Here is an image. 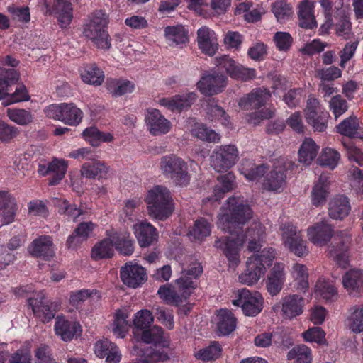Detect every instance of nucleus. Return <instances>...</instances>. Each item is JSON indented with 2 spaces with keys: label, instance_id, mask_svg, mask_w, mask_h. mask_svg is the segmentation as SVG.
I'll return each instance as SVG.
<instances>
[{
  "label": "nucleus",
  "instance_id": "nucleus-1",
  "mask_svg": "<svg viewBox=\"0 0 363 363\" xmlns=\"http://www.w3.org/2000/svg\"><path fill=\"white\" fill-rule=\"evenodd\" d=\"M242 230L215 241V247L223 252L230 267H237L240 264V252L245 242H248L247 247L251 252L259 251L261 247L260 241L264 235V227L260 222H252L245 233Z\"/></svg>",
  "mask_w": 363,
  "mask_h": 363
},
{
  "label": "nucleus",
  "instance_id": "nucleus-2",
  "mask_svg": "<svg viewBox=\"0 0 363 363\" xmlns=\"http://www.w3.org/2000/svg\"><path fill=\"white\" fill-rule=\"evenodd\" d=\"M203 272L201 264L192 262L189 268L182 272L181 277L175 281V289L170 286H161L157 291L160 298L167 303L174 306L186 301L197 286L196 279Z\"/></svg>",
  "mask_w": 363,
  "mask_h": 363
},
{
  "label": "nucleus",
  "instance_id": "nucleus-3",
  "mask_svg": "<svg viewBox=\"0 0 363 363\" xmlns=\"http://www.w3.org/2000/svg\"><path fill=\"white\" fill-rule=\"evenodd\" d=\"M218 215L219 225L223 230L233 235L243 229L253 216V211L242 198L231 196L221 208Z\"/></svg>",
  "mask_w": 363,
  "mask_h": 363
},
{
  "label": "nucleus",
  "instance_id": "nucleus-4",
  "mask_svg": "<svg viewBox=\"0 0 363 363\" xmlns=\"http://www.w3.org/2000/svg\"><path fill=\"white\" fill-rule=\"evenodd\" d=\"M145 202L149 214L160 220L170 217L174 209V200L169 189L162 185H155L145 196Z\"/></svg>",
  "mask_w": 363,
  "mask_h": 363
},
{
  "label": "nucleus",
  "instance_id": "nucleus-5",
  "mask_svg": "<svg viewBox=\"0 0 363 363\" xmlns=\"http://www.w3.org/2000/svg\"><path fill=\"white\" fill-rule=\"evenodd\" d=\"M275 258V250L272 247L264 248L258 253L250 257L246 262V269L239 276L241 283L252 286L264 274L267 267H269Z\"/></svg>",
  "mask_w": 363,
  "mask_h": 363
},
{
  "label": "nucleus",
  "instance_id": "nucleus-6",
  "mask_svg": "<svg viewBox=\"0 0 363 363\" xmlns=\"http://www.w3.org/2000/svg\"><path fill=\"white\" fill-rule=\"evenodd\" d=\"M108 15L102 10L93 12L89 21L84 25L83 34L99 49L108 50L111 47V39L107 31Z\"/></svg>",
  "mask_w": 363,
  "mask_h": 363
},
{
  "label": "nucleus",
  "instance_id": "nucleus-7",
  "mask_svg": "<svg viewBox=\"0 0 363 363\" xmlns=\"http://www.w3.org/2000/svg\"><path fill=\"white\" fill-rule=\"evenodd\" d=\"M19 79V73L14 69H6L0 66V100L5 99L3 104L8 106L12 104L26 101L30 99L26 87L17 86L13 94H9L10 87Z\"/></svg>",
  "mask_w": 363,
  "mask_h": 363
},
{
  "label": "nucleus",
  "instance_id": "nucleus-8",
  "mask_svg": "<svg viewBox=\"0 0 363 363\" xmlns=\"http://www.w3.org/2000/svg\"><path fill=\"white\" fill-rule=\"evenodd\" d=\"M160 165L162 174L176 186H186L189 184L188 164L182 157L175 154L162 156Z\"/></svg>",
  "mask_w": 363,
  "mask_h": 363
},
{
  "label": "nucleus",
  "instance_id": "nucleus-9",
  "mask_svg": "<svg viewBox=\"0 0 363 363\" xmlns=\"http://www.w3.org/2000/svg\"><path fill=\"white\" fill-rule=\"evenodd\" d=\"M232 303L235 306L240 307L245 316L255 317L264 308V298L259 292L251 291L244 288L238 290Z\"/></svg>",
  "mask_w": 363,
  "mask_h": 363
},
{
  "label": "nucleus",
  "instance_id": "nucleus-10",
  "mask_svg": "<svg viewBox=\"0 0 363 363\" xmlns=\"http://www.w3.org/2000/svg\"><path fill=\"white\" fill-rule=\"evenodd\" d=\"M45 113L48 118L69 125H77L83 117V112L72 103L49 105L45 109Z\"/></svg>",
  "mask_w": 363,
  "mask_h": 363
},
{
  "label": "nucleus",
  "instance_id": "nucleus-11",
  "mask_svg": "<svg viewBox=\"0 0 363 363\" xmlns=\"http://www.w3.org/2000/svg\"><path fill=\"white\" fill-rule=\"evenodd\" d=\"M303 111L306 123L315 132L322 133L326 130L330 114L320 107L318 99L310 96Z\"/></svg>",
  "mask_w": 363,
  "mask_h": 363
},
{
  "label": "nucleus",
  "instance_id": "nucleus-12",
  "mask_svg": "<svg viewBox=\"0 0 363 363\" xmlns=\"http://www.w3.org/2000/svg\"><path fill=\"white\" fill-rule=\"evenodd\" d=\"M238 150L235 145L216 147L211 156L212 167L218 172H228L238 160Z\"/></svg>",
  "mask_w": 363,
  "mask_h": 363
},
{
  "label": "nucleus",
  "instance_id": "nucleus-13",
  "mask_svg": "<svg viewBox=\"0 0 363 363\" xmlns=\"http://www.w3.org/2000/svg\"><path fill=\"white\" fill-rule=\"evenodd\" d=\"M44 298L43 295L38 294L36 297H30L27 301L34 316L41 322L46 323L55 318V313L60 309V306L57 302H45Z\"/></svg>",
  "mask_w": 363,
  "mask_h": 363
},
{
  "label": "nucleus",
  "instance_id": "nucleus-14",
  "mask_svg": "<svg viewBox=\"0 0 363 363\" xmlns=\"http://www.w3.org/2000/svg\"><path fill=\"white\" fill-rule=\"evenodd\" d=\"M282 238L285 246L298 257H305L308 254L306 242L303 240L301 235L297 231L296 227L292 223H287L281 228Z\"/></svg>",
  "mask_w": 363,
  "mask_h": 363
},
{
  "label": "nucleus",
  "instance_id": "nucleus-15",
  "mask_svg": "<svg viewBox=\"0 0 363 363\" xmlns=\"http://www.w3.org/2000/svg\"><path fill=\"white\" fill-rule=\"evenodd\" d=\"M217 62L218 66L224 69L227 74L234 79L246 82L256 77L257 72L254 68H247L237 64L228 55L217 58Z\"/></svg>",
  "mask_w": 363,
  "mask_h": 363
},
{
  "label": "nucleus",
  "instance_id": "nucleus-16",
  "mask_svg": "<svg viewBox=\"0 0 363 363\" xmlns=\"http://www.w3.org/2000/svg\"><path fill=\"white\" fill-rule=\"evenodd\" d=\"M120 277L123 283L132 289L141 286L147 280L145 268L132 262L121 267Z\"/></svg>",
  "mask_w": 363,
  "mask_h": 363
},
{
  "label": "nucleus",
  "instance_id": "nucleus-17",
  "mask_svg": "<svg viewBox=\"0 0 363 363\" xmlns=\"http://www.w3.org/2000/svg\"><path fill=\"white\" fill-rule=\"evenodd\" d=\"M145 121L150 133L154 136L165 135L172 128L171 122L157 108L146 109Z\"/></svg>",
  "mask_w": 363,
  "mask_h": 363
},
{
  "label": "nucleus",
  "instance_id": "nucleus-18",
  "mask_svg": "<svg viewBox=\"0 0 363 363\" xmlns=\"http://www.w3.org/2000/svg\"><path fill=\"white\" fill-rule=\"evenodd\" d=\"M226 85L227 77L216 72L202 76L196 84L199 91L208 96L221 93Z\"/></svg>",
  "mask_w": 363,
  "mask_h": 363
},
{
  "label": "nucleus",
  "instance_id": "nucleus-19",
  "mask_svg": "<svg viewBox=\"0 0 363 363\" xmlns=\"http://www.w3.org/2000/svg\"><path fill=\"white\" fill-rule=\"evenodd\" d=\"M28 251L35 258L51 260L55 255L52 237L48 235L38 236L29 245Z\"/></svg>",
  "mask_w": 363,
  "mask_h": 363
},
{
  "label": "nucleus",
  "instance_id": "nucleus-20",
  "mask_svg": "<svg viewBox=\"0 0 363 363\" xmlns=\"http://www.w3.org/2000/svg\"><path fill=\"white\" fill-rule=\"evenodd\" d=\"M46 13L54 15L62 29L67 28L73 19V8L70 0H54L52 7L45 3Z\"/></svg>",
  "mask_w": 363,
  "mask_h": 363
},
{
  "label": "nucleus",
  "instance_id": "nucleus-21",
  "mask_svg": "<svg viewBox=\"0 0 363 363\" xmlns=\"http://www.w3.org/2000/svg\"><path fill=\"white\" fill-rule=\"evenodd\" d=\"M294 164L291 162H285L282 167H276L264 177L262 183L264 189L270 191H281L286 183V172L292 169Z\"/></svg>",
  "mask_w": 363,
  "mask_h": 363
},
{
  "label": "nucleus",
  "instance_id": "nucleus-22",
  "mask_svg": "<svg viewBox=\"0 0 363 363\" xmlns=\"http://www.w3.org/2000/svg\"><path fill=\"white\" fill-rule=\"evenodd\" d=\"M54 330L55 334L65 342H69L75 337L79 336L82 331L78 322L69 320L64 316L55 318Z\"/></svg>",
  "mask_w": 363,
  "mask_h": 363
},
{
  "label": "nucleus",
  "instance_id": "nucleus-23",
  "mask_svg": "<svg viewBox=\"0 0 363 363\" xmlns=\"http://www.w3.org/2000/svg\"><path fill=\"white\" fill-rule=\"evenodd\" d=\"M194 92L176 95L172 98L163 97L159 100V104L172 112H182L189 108L196 99Z\"/></svg>",
  "mask_w": 363,
  "mask_h": 363
},
{
  "label": "nucleus",
  "instance_id": "nucleus-24",
  "mask_svg": "<svg viewBox=\"0 0 363 363\" xmlns=\"http://www.w3.org/2000/svg\"><path fill=\"white\" fill-rule=\"evenodd\" d=\"M271 97L269 90L264 87L254 89L247 96L240 99L239 106L242 109H258L264 106Z\"/></svg>",
  "mask_w": 363,
  "mask_h": 363
},
{
  "label": "nucleus",
  "instance_id": "nucleus-25",
  "mask_svg": "<svg viewBox=\"0 0 363 363\" xmlns=\"http://www.w3.org/2000/svg\"><path fill=\"white\" fill-rule=\"evenodd\" d=\"M16 198L8 191H0V216L4 225L11 223L17 211Z\"/></svg>",
  "mask_w": 363,
  "mask_h": 363
},
{
  "label": "nucleus",
  "instance_id": "nucleus-26",
  "mask_svg": "<svg viewBox=\"0 0 363 363\" xmlns=\"http://www.w3.org/2000/svg\"><path fill=\"white\" fill-rule=\"evenodd\" d=\"M94 353L99 358L106 357L107 363H119L121 359L119 348L108 339H104L95 343Z\"/></svg>",
  "mask_w": 363,
  "mask_h": 363
},
{
  "label": "nucleus",
  "instance_id": "nucleus-27",
  "mask_svg": "<svg viewBox=\"0 0 363 363\" xmlns=\"http://www.w3.org/2000/svg\"><path fill=\"white\" fill-rule=\"evenodd\" d=\"M284 268L283 263H275L267 276L266 286L271 296H276L283 288L286 280Z\"/></svg>",
  "mask_w": 363,
  "mask_h": 363
},
{
  "label": "nucleus",
  "instance_id": "nucleus-28",
  "mask_svg": "<svg viewBox=\"0 0 363 363\" xmlns=\"http://www.w3.org/2000/svg\"><path fill=\"white\" fill-rule=\"evenodd\" d=\"M307 233L308 239L313 244L323 245L330 240L333 229L331 225L321 221L308 227Z\"/></svg>",
  "mask_w": 363,
  "mask_h": 363
},
{
  "label": "nucleus",
  "instance_id": "nucleus-29",
  "mask_svg": "<svg viewBox=\"0 0 363 363\" xmlns=\"http://www.w3.org/2000/svg\"><path fill=\"white\" fill-rule=\"evenodd\" d=\"M134 233L141 247H149L157 242V230L149 223L141 222L135 225Z\"/></svg>",
  "mask_w": 363,
  "mask_h": 363
},
{
  "label": "nucleus",
  "instance_id": "nucleus-30",
  "mask_svg": "<svg viewBox=\"0 0 363 363\" xmlns=\"http://www.w3.org/2000/svg\"><path fill=\"white\" fill-rule=\"evenodd\" d=\"M197 43L199 49L209 56H213L218 50L216 33L208 27L203 26L198 30Z\"/></svg>",
  "mask_w": 363,
  "mask_h": 363
},
{
  "label": "nucleus",
  "instance_id": "nucleus-31",
  "mask_svg": "<svg viewBox=\"0 0 363 363\" xmlns=\"http://www.w3.org/2000/svg\"><path fill=\"white\" fill-rule=\"evenodd\" d=\"M305 304L304 298L298 294H290L282 298L281 311L284 317L292 319L301 315Z\"/></svg>",
  "mask_w": 363,
  "mask_h": 363
},
{
  "label": "nucleus",
  "instance_id": "nucleus-32",
  "mask_svg": "<svg viewBox=\"0 0 363 363\" xmlns=\"http://www.w3.org/2000/svg\"><path fill=\"white\" fill-rule=\"evenodd\" d=\"M342 284L350 294H360L363 291V270L350 269L342 277Z\"/></svg>",
  "mask_w": 363,
  "mask_h": 363
},
{
  "label": "nucleus",
  "instance_id": "nucleus-33",
  "mask_svg": "<svg viewBox=\"0 0 363 363\" xmlns=\"http://www.w3.org/2000/svg\"><path fill=\"white\" fill-rule=\"evenodd\" d=\"M108 171V167L96 157L90 161L84 162L81 167L82 176L87 179H101L106 177Z\"/></svg>",
  "mask_w": 363,
  "mask_h": 363
},
{
  "label": "nucleus",
  "instance_id": "nucleus-34",
  "mask_svg": "<svg viewBox=\"0 0 363 363\" xmlns=\"http://www.w3.org/2000/svg\"><path fill=\"white\" fill-rule=\"evenodd\" d=\"M217 180L218 184L215 186L213 195L210 199L213 201H219L226 193L231 191L235 186V177L231 172L220 175Z\"/></svg>",
  "mask_w": 363,
  "mask_h": 363
},
{
  "label": "nucleus",
  "instance_id": "nucleus-35",
  "mask_svg": "<svg viewBox=\"0 0 363 363\" xmlns=\"http://www.w3.org/2000/svg\"><path fill=\"white\" fill-rule=\"evenodd\" d=\"M217 318V330L220 335H228L235 330L237 319L230 310L227 308L219 310Z\"/></svg>",
  "mask_w": 363,
  "mask_h": 363
},
{
  "label": "nucleus",
  "instance_id": "nucleus-36",
  "mask_svg": "<svg viewBox=\"0 0 363 363\" xmlns=\"http://www.w3.org/2000/svg\"><path fill=\"white\" fill-rule=\"evenodd\" d=\"M350 209L348 198L345 196H339L330 201L328 214L333 219L342 220L349 214Z\"/></svg>",
  "mask_w": 363,
  "mask_h": 363
},
{
  "label": "nucleus",
  "instance_id": "nucleus-37",
  "mask_svg": "<svg viewBox=\"0 0 363 363\" xmlns=\"http://www.w3.org/2000/svg\"><path fill=\"white\" fill-rule=\"evenodd\" d=\"M329 189V177L321 174L314 185L311 192V202L315 206H319L325 203Z\"/></svg>",
  "mask_w": 363,
  "mask_h": 363
},
{
  "label": "nucleus",
  "instance_id": "nucleus-38",
  "mask_svg": "<svg viewBox=\"0 0 363 363\" xmlns=\"http://www.w3.org/2000/svg\"><path fill=\"white\" fill-rule=\"evenodd\" d=\"M298 25L306 29H313L317 27V23L313 14V9L308 0H305L298 6Z\"/></svg>",
  "mask_w": 363,
  "mask_h": 363
},
{
  "label": "nucleus",
  "instance_id": "nucleus-39",
  "mask_svg": "<svg viewBox=\"0 0 363 363\" xmlns=\"http://www.w3.org/2000/svg\"><path fill=\"white\" fill-rule=\"evenodd\" d=\"M135 84L127 79H108L106 89L114 97L121 96L134 91Z\"/></svg>",
  "mask_w": 363,
  "mask_h": 363
},
{
  "label": "nucleus",
  "instance_id": "nucleus-40",
  "mask_svg": "<svg viewBox=\"0 0 363 363\" xmlns=\"http://www.w3.org/2000/svg\"><path fill=\"white\" fill-rule=\"evenodd\" d=\"M350 248V238L341 239L336 245H333L330 250V255L334 258L337 264L346 268L349 264L348 251Z\"/></svg>",
  "mask_w": 363,
  "mask_h": 363
},
{
  "label": "nucleus",
  "instance_id": "nucleus-41",
  "mask_svg": "<svg viewBox=\"0 0 363 363\" xmlns=\"http://www.w3.org/2000/svg\"><path fill=\"white\" fill-rule=\"evenodd\" d=\"M67 168V161L54 158L48 163V170H50V174H52L49 179L48 184L50 186L57 185L65 178Z\"/></svg>",
  "mask_w": 363,
  "mask_h": 363
},
{
  "label": "nucleus",
  "instance_id": "nucleus-42",
  "mask_svg": "<svg viewBox=\"0 0 363 363\" xmlns=\"http://www.w3.org/2000/svg\"><path fill=\"white\" fill-rule=\"evenodd\" d=\"M315 293L325 302H333L337 300L338 292L333 281L325 279H319L315 286Z\"/></svg>",
  "mask_w": 363,
  "mask_h": 363
},
{
  "label": "nucleus",
  "instance_id": "nucleus-43",
  "mask_svg": "<svg viewBox=\"0 0 363 363\" xmlns=\"http://www.w3.org/2000/svg\"><path fill=\"white\" fill-rule=\"evenodd\" d=\"M164 36L169 45L186 44L189 42V31L182 25L167 26L164 30Z\"/></svg>",
  "mask_w": 363,
  "mask_h": 363
},
{
  "label": "nucleus",
  "instance_id": "nucleus-44",
  "mask_svg": "<svg viewBox=\"0 0 363 363\" xmlns=\"http://www.w3.org/2000/svg\"><path fill=\"white\" fill-rule=\"evenodd\" d=\"M114 254V242L110 238H104L94 245L91 250V258L94 260L108 259Z\"/></svg>",
  "mask_w": 363,
  "mask_h": 363
},
{
  "label": "nucleus",
  "instance_id": "nucleus-45",
  "mask_svg": "<svg viewBox=\"0 0 363 363\" xmlns=\"http://www.w3.org/2000/svg\"><path fill=\"white\" fill-rule=\"evenodd\" d=\"M82 135L84 140L93 147H98L101 143L111 142L113 140L112 134L100 131L96 127L86 128Z\"/></svg>",
  "mask_w": 363,
  "mask_h": 363
},
{
  "label": "nucleus",
  "instance_id": "nucleus-46",
  "mask_svg": "<svg viewBox=\"0 0 363 363\" xmlns=\"http://www.w3.org/2000/svg\"><path fill=\"white\" fill-rule=\"evenodd\" d=\"M81 78L84 83L99 86L104 82V73L96 64L86 65L81 72Z\"/></svg>",
  "mask_w": 363,
  "mask_h": 363
},
{
  "label": "nucleus",
  "instance_id": "nucleus-47",
  "mask_svg": "<svg viewBox=\"0 0 363 363\" xmlns=\"http://www.w3.org/2000/svg\"><path fill=\"white\" fill-rule=\"evenodd\" d=\"M207 114L211 121H218L225 127H228L230 124V116L218 105V101L214 99H210L208 102Z\"/></svg>",
  "mask_w": 363,
  "mask_h": 363
},
{
  "label": "nucleus",
  "instance_id": "nucleus-48",
  "mask_svg": "<svg viewBox=\"0 0 363 363\" xmlns=\"http://www.w3.org/2000/svg\"><path fill=\"white\" fill-rule=\"evenodd\" d=\"M318 147L311 138H306L299 150L298 158L300 162L308 165L316 157Z\"/></svg>",
  "mask_w": 363,
  "mask_h": 363
},
{
  "label": "nucleus",
  "instance_id": "nucleus-49",
  "mask_svg": "<svg viewBox=\"0 0 363 363\" xmlns=\"http://www.w3.org/2000/svg\"><path fill=\"white\" fill-rule=\"evenodd\" d=\"M287 359L293 360V363H311V350L305 345H298L288 352Z\"/></svg>",
  "mask_w": 363,
  "mask_h": 363
},
{
  "label": "nucleus",
  "instance_id": "nucleus-50",
  "mask_svg": "<svg viewBox=\"0 0 363 363\" xmlns=\"http://www.w3.org/2000/svg\"><path fill=\"white\" fill-rule=\"evenodd\" d=\"M359 121L356 116H350L336 126L337 132L350 138H360L358 133Z\"/></svg>",
  "mask_w": 363,
  "mask_h": 363
},
{
  "label": "nucleus",
  "instance_id": "nucleus-51",
  "mask_svg": "<svg viewBox=\"0 0 363 363\" xmlns=\"http://www.w3.org/2000/svg\"><path fill=\"white\" fill-rule=\"evenodd\" d=\"M223 349L218 342L213 341L202 349H200L196 354L195 357L202 361H212L221 356Z\"/></svg>",
  "mask_w": 363,
  "mask_h": 363
},
{
  "label": "nucleus",
  "instance_id": "nucleus-52",
  "mask_svg": "<svg viewBox=\"0 0 363 363\" xmlns=\"http://www.w3.org/2000/svg\"><path fill=\"white\" fill-rule=\"evenodd\" d=\"M272 11L277 21L286 23L292 15V6L286 0H279L272 4Z\"/></svg>",
  "mask_w": 363,
  "mask_h": 363
},
{
  "label": "nucleus",
  "instance_id": "nucleus-53",
  "mask_svg": "<svg viewBox=\"0 0 363 363\" xmlns=\"http://www.w3.org/2000/svg\"><path fill=\"white\" fill-rule=\"evenodd\" d=\"M334 18L336 22L332 25L335 26L336 33L339 36H343L351 30V23L349 17L346 15L345 11L340 9H337L336 13L334 15Z\"/></svg>",
  "mask_w": 363,
  "mask_h": 363
},
{
  "label": "nucleus",
  "instance_id": "nucleus-54",
  "mask_svg": "<svg viewBox=\"0 0 363 363\" xmlns=\"http://www.w3.org/2000/svg\"><path fill=\"white\" fill-rule=\"evenodd\" d=\"M6 116L19 125H26L33 121V116L30 111L23 108H7Z\"/></svg>",
  "mask_w": 363,
  "mask_h": 363
},
{
  "label": "nucleus",
  "instance_id": "nucleus-55",
  "mask_svg": "<svg viewBox=\"0 0 363 363\" xmlns=\"http://www.w3.org/2000/svg\"><path fill=\"white\" fill-rule=\"evenodd\" d=\"M164 330L161 327L153 326L142 330L141 340L147 344L160 345L164 341Z\"/></svg>",
  "mask_w": 363,
  "mask_h": 363
},
{
  "label": "nucleus",
  "instance_id": "nucleus-56",
  "mask_svg": "<svg viewBox=\"0 0 363 363\" xmlns=\"http://www.w3.org/2000/svg\"><path fill=\"white\" fill-rule=\"evenodd\" d=\"M153 321L154 315L152 312L147 309H141L134 315L133 324L135 329L143 330L151 327Z\"/></svg>",
  "mask_w": 363,
  "mask_h": 363
},
{
  "label": "nucleus",
  "instance_id": "nucleus-57",
  "mask_svg": "<svg viewBox=\"0 0 363 363\" xmlns=\"http://www.w3.org/2000/svg\"><path fill=\"white\" fill-rule=\"evenodd\" d=\"M340 158V153L332 148L324 149L318 157V162L323 167H328L330 169L336 167Z\"/></svg>",
  "mask_w": 363,
  "mask_h": 363
},
{
  "label": "nucleus",
  "instance_id": "nucleus-58",
  "mask_svg": "<svg viewBox=\"0 0 363 363\" xmlns=\"http://www.w3.org/2000/svg\"><path fill=\"white\" fill-rule=\"evenodd\" d=\"M211 232V223L204 218H200L195 221L190 234L199 240H203L209 236Z\"/></svg>",
  "mask_w": 363,
  "mask_h": 363
},
{
  "label": "nucleus",
  "instance_id": "nucleus-59",
  "mask_svg": "<svg viewBox=\"0 0 363 363\" xmlns=\"http://www.w3.org/2000/svg\"><path fill=\"white\" fill-rule=\"evenodd\" d=\"M128 315L121 310H118L115 315L113 332L118 337L123 338L128 332Z\"/></svg>",
  "mask_w": 363,
  "mask_h": 363
},
{
  "label": "nucleus",
  "instance_id": "nucleus-60",
  "mask_svg": "<svg viewBox=\"0 0 363 363\" xmlns=\"http://www.w3.org/2000/svg\"><path fill=\"white\" fill-rule=\"evenodd\" d=\"M267 166L265 164H256L250 162L249 165L242 164V174L250 181L256 180L262 177L267 172Z\"/></svg>",
  "mask_w": 363,
  "mask_h": 363
},
{
  "label": "nucleus",
  "instance_id": "nucleus-61",
  "mask_svg": "<svg viewBox=\"0 0 363 363\" xmlns=\"http://www.w3.org/2000/svg\"><path fill=\"white\" fill-rule=\"evenodd\" d=\"M303 337L306 342H315L318 345H327L325 333L320 327L308 328L303 333Z\"/></svg>",
  "mask_w": 363,
  "mask_h": 363
},
{
  "label": "nucleus",
  "instance_id": "nucleus-62",
  "mask_svg": "<svg viewBox=\"0 0 363 363\" xmlns=\"http://www.w3.org/2000/svg\"><path fill=\"white\" fill-rule=\"evenodd\" d=\"M194 133L198 138L207 142L218 143L220 139L219 134L203 124L197 125Z\"/></svg>",
  "mask_w": 363,
  "mask_h": 363
},
{
  "label": "nucleus",
  "instance_id": "nucleus-63",
  "mask_svg": "<svg viewBox=\"0 0 363 363\" xmlns=\"http://www.w3.org/2000/svg\"><path fill=\"white\" fill-rule=\"evenodd\" d=\"M329 108L337 119L347 111V101L340 95L333 96L329 102Z\"/></svg>",
  "mask_w": 363,
  "mask_h": 363
},
{
  "label": "nucleus",
  "instance_id": "nucleus-64",
  "mask_svg": "<svg viewBox=\"0 0 363 363\" xmlns=\"http://www.w3.org/2000/svg\"><path fill=\"white\" fill-rule=\"evenodd\" d=\"M294 279L298 281V287L306 289L308 287V274L306 267L301 264H295L292 271Z\"/></svg>",
  "mask_w": 363,
  "mask_h": 363
}]
</instances>
